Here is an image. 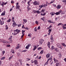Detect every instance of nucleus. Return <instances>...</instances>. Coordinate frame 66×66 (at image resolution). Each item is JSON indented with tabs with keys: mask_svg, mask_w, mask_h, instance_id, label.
<instances>
[{
	"mask_svg": "<svg viewBox=\"0 0 66 66\" xmlns=\"http://www.w3.org/2000/svg\"><path fill=\"white\" fill-rule=\"evenodd\" d=\"M26 51H27V50H24L22 51V52H26Z\"/></svg>",
	"mask_w": 66,
	"mask_h": 66,
	"instance_id": "31",
	"label": "nucleus"
},
{
	"mask_svg": "<svg viewBox=\"0 0 66 66\" xmlns=\"http://www.w3.org/2000/svg\"><path fill=\"white\" fill-rule=\"evenodd\" d=\"M37 13V14H40V12L39 11V10H37V11H36V12Z\"/></svg>",
	"mask_w": 66,
	"mask_h": 66,
	"instance_id": "26",
	"label": "nucleus"
},
{
	"mask_svg": "<svg viewBox=\"0 0 66 66\" xmlns=\"http://www.w3.org/2000/svg\"><path fill=\"white\" fill-rule=\"evenodd\" d=\"M23 21L25 22V23H26L27 22V20L26 19H23Z\"/></svg>",
	"mask_w": 66,
	"mask_h": 66,
	"instance_id": "23",
	"label": "nucleus"
},
{
	"mask_svg": "<svg viewBox=\"0 0 66 66\" xmlns=\"http://www.w3.org/2000/svg\"><path fill=\"white\" fill-rule=\"evenodd\" d=\"M7 3V2L4 3V2H2L1 4V5H2V6H4V5H6Z\"/></svg>",
	"mask_w": 66,
	"mask_h": 66,
	"instance_id": "4",
	"label": "nucleus"
},
{
	"mask_svg": "<svg viewBox=\"0 0 66 66\" xmlns=\"http://www.w3.org/2000/svg\"><path fill=\"white\" fill-rule=\"evenodd\" d=\"M11 52H12V53H15V52L14 51V50H12L11 51Z\"/></svg>",
	"mask_w": 66,
	"mask_h": 66,
	"instance_id": "51",
	"label": "nucleus"
},
{
	"mask_svg": "<svg viewBox=\"0 0 66 66\" xmlns=\"http://www.w3.org/2000/svg\"><path fill=\"white\" fill-rule=\"evenodd\" d=\"M61 24H62V23H60L59 24H58L57 26H60V25H61Z\"/></svg>",
	"mask_w": 66,
	"mask_h": 66,
	"instance_id": "55",
	"label": "nucleus"
},
{
	"mask_svg": "<svg viewBox=\"0 0 66 66\" xmlns=\"http://www.w3.org/2000/svg\"><path fill=\"white\" fill-rule=\"evenodd\" d=\"M52 26H50L49 27H48V28H49V29L51 28H52Z\"/></svg>",
	"mask_w": 66,
	"mask_h": 66,
	"instance_id": "61",
	"label": "nucleus"
},
{
	"mask_svg": "<svg viewBox=\"0 0 66 66\" xmlns=\"http://www.w3.org/2000/svg\"><path fill=\"white\" fill-rule=\"evenodd\" d=\"M61 7V6L60 5H58L56 7V9H60V8Z\"/></svg>",
	"mask_w": 66,
	"mask_h": 66,
	"instance_id": "9",
	"label": "nucleus"
},
{
	"mask_svg": "<svg viewBox=\"0 0 66 66\" xmlns=\"http://www.w3.org/2000/svg\"><path fill=\"white\" fill-rule=\"evenodd\" d=\"M51 49H54V47L53 46H52Z\"/></svg>",
	"mask_w": 66,
	"mask_h": 66,
	"instance_id": "33",
	"label": "nucleus"
},
{
	"mask_svg": "<svg viewBox=\"0 0 66 66\" xmlns=\"http://www.w3.org/2000/svg\"><path fill=\"white\" fill-rule=\"evenodd\" d=\"M31 46V44H28L27 46L26 47V49H28L29 48V47H30V46Z\"/></svg>",
	"mask_w": 66,
	"mask_h": 66,
	"instance_id": "7",
	"label": "nucleus"
},
{
	"mask_svg": "<svg viewBox=\"0 0 66 66\" xmlns=\"http://www.w3.org/2000/svg\"><path fill=\"white\" fill-rule=\"evenodd\" d=\"M34 62L35 65H37L38 64V61L37 60H35L34 61Z\"/></svg>",
	"mask_w": 66,
	"mask_h": 66,
	"instance_id": "8",
	"label": "nucleus"
},
{
	"mask_svg": "<svg viewBox=\"0 0 66 66\" xmlns=\"http://www.w3.org/2000/svg\"><path fill=\"white\" fill-rule=\"evenodd\" d=\"M1 19L2 20H5L6 19V18H2Z\"/></svg>",
	"mask_w": 66,
	"mask_h": 66,
	"instance_id": "57",
	"label": "nucleus"
},
{
	"mask_svg": "<svg viewBox=\"0 0 66 66\" xmlns=\"http://www.w3.org/2000/svg\"><path fill=\"white\" fill-rule=\"evenodd\" d=\"M11 3L12 4H14V2L13 1V0H12L11 1Z\"/></svg>",
	"mask_w": 66,
	"mask_h": 66,
	"instance_id": "36",
	"label": "nucleus"
},
{
	"mask_svg": "<svg viewBox=\"0 0 66 66\" xmlns=\"http://www.w3.org/2000/svg\"><path fill=\"white\" fill-rule=\"evenodd\" d=\"M13 37V36H11L10 37V38L9 39H11L12 38V37Z\"/></svg>",
	"mask_w": 66,
	"mask_h": 66,
	"instance_id": "45",
	"label": "nucleus"
},
{
	"mask_svg": "<svg viewBox=\"0 0 66 66\" xmlns=\"http://www.w3.org/2000/svg\"><path fill=\"white\" fill-rule=\"evenodd\" d=\"M53 60H54L55 63H56V62H57V61H58V60H57L55 58H54L53 59Z\"/></svg>",
	"mask_w": 66,
	"mask_h": 66,
	"instance_id": "22",
	"label": "nucleus"
},
{
	"mask_svg": "<svg viewBox=\"0 0 66 66\" xmlns=\"http://www.w3.org/2000/svg\"><path fill=\"white\" fill-rule=\"evenodd\" d=\"M21 26V24H19L18 25V27H20V26Z\"/></svg>",
	"mask_w": 66,
	"mask_h": 66,
	"instance_id": "46",
	"label": "nucleus"
},
{
	"mask_svg": "<svg viewBox=\"0 0 66 66\" xmlns=\"http://www.w3.org/2000/svg\"><path fill=\"white\" fill-rule=\"evenodd\" d=\"M10 43H13V40H12V39H11V41Z\"/></svg>",
	"mask_w": 66,
	"mask_h": 66,
	"instance_id": "64",
	"label": "nucleus"
},
{
	"mask_svg": "<svg viewBox=\"0 0 66 66\" xmlns=\"http://www.w3.org/2000/svg\"><path fill=\"white\" fill-rule=\"evenodd\" d=\"M5 11H4L3 12H2L1 14V16H4L5 15Z\"/></svg>",
	"mask_w": 66,
	"mask_h": 66,
	"instance_id": "13",
	"label": "nucleus"
},
{
	"mask_svg": "<svg viewBox=\"0 0 66 66\" xmlns=\"http://www.w3.org/2000/svg\"><path fill=\"white\" fill-rule=\"evenodd\" d=\"M51 40H53V38L51 37Z\"/></svg>",
	"mask_w": 66,
	"mask_h": 66,
	"instance_id": "62",
	"label": "nucleus"
},
{
	"mask_svg": "<svg viewBox=\"0 0 66 66\" xmlns=\"http://www.w3.org/2000/svg\"><path fill=\"white\" fill-rule=\"evenodd\" d=\"M31 63H34V61H33V60H31Z\"/></svg>",
	"mask_w": 66,
	"mask_h": 66,
	"instance_id": "58",
	"label": "nucleus"
},
{
	"mask_svg": "<svg viewBox=\"0 0 66 66\" xmlns=\"http://www.w3.org/2000/svg\"><path fill=\"white\" fill-rule=\"evenodd\" d=\"M61 55H61V54H60L59 55V56L60 57H61Z\"/></svg>",
	"mask_w": 66,
	"mask_h": 66,
	"instance_id": "60",
	"label": "nucleus"
},
{
	"mask_svg": "<svg viewBox=\"0 0 66 66\" xmlns=\"http://www.w3.org/2000/svg\"><path fill=\"white\" fill-rule=\"evenodd\" d=\"M61 45L63 46H64L65 47V44H64V43H61Z\"/></svg>",
	"mask_w": 66,
	"mask_h": 66,
	"instance_id": "34",
	"label": "nucleus"
},
{
	"mask_svg": "<svg viewBox=\"0 0 66 66\" xmlns=\"http://www.w3.org/2000/svg\"><path fill=\"white\" fill-rule=\"evenodd\" d=\"M49 4H49V3H48V2H46V6H47L48 5H49Z\"/></svg>",
	"mask_w": 66,
	"mask_h": 66,
	"instance_id": "47",
	"label": "nucleus"
},
{
	"mask_svg": "<svg viewBox=\"0 0 66 66\" xmlns=\"http://www.w3.org/2000/svg\"><path fill=\"white\" fill-rule=\"evenodd\" d=\"M40 26H39L38 27L37 29L38 30H39V29H40Z\"/></svg>",
	"mask_w": 66,
	"mask_h": 66,
	"instance_id": "56",
	"label": "nucleus"
},
{
	"mask_svg": "<svg viewBox=\"0 0 66 66\" xmlns=\"http://www.w3.org/2000/svg\"><path fill=\"white\" fill-rule=\"evenodd\" d=\"M52 30H51V29H49V30H48V32L49 33H51V32Z\"/></svg>",
	"mask_w": 66,
	"mask_h": 66,
	"instance_id": "48",
	"label": "nucleus"
},
{
	"mask_svg": "<svg viewBox=\"0 0 66 66\" xmlns=\"http://www.w3.org/2000/svg\"><path fill=\"white\" fill-rule=\"evenodd\" d=\"M37 48H38V46L37 45H35L34 46V48L33 49V51H34V50H36V49Z\"/></svg>",
	"mask_w": 66,
	"mask_h": 66,
	"instance_id": "10",
	"label": "nucleus"
},
{
	"mask_svg": "<svg viewBox=\"0 0 66 66\" xmlns=\"http://www.w3.org/2000/svg\"><path fill=\"white\" fill-rule=\"evenodd\" d=\"M50 54L49 53H48L46 55V56L47 58H49L50 57Z\"/></svg>",
	"mask_w": 66,
	"mask_h": 66,
	"instance_id": "18",
	"label": "nucleus"
},
{
	"mask_svg": "<svg viewBox=\"0 0 66 66\" xmlns=\"http://www.w3.org/2000/svg\"><path fill=\"white\" fill-rule=\"evenodd\" d=\"M37 29H36V27H35L34 29L35 31V32H36V31H37Z\"/></svg>",
	"mask_w": 66,
	"mask_h": 66,
	"instance_id": "41",
	"label": "nucleus"
},
{
	"mask_svg": "<svg viewBox=\"0 0 66 66\" xmlns=\"http://www.w3.org/2000/svg\"><path fill=\"white\" fill-rule=\"evenodd\" d=\"M33 3H34V5H39V2H37V1H35Z\"/></svg>",
	"mask_w": 66,
	"mask_h": 66,
	"instance_id": "1",
	"label": "nucleus"
},
{
	"mask_svg": "<svg viewBox=\"0 0 66 66\" xmlns=\"http://www.w3.org/2000/svg\"><path fill=\"white\" fill-rule=\"evenodd\" d=\"M54 2V0H52V1L49 3V4H50L51 3H53Z\"/></svg>",
	"mask_w": 66,
	"mask_h": 66,
	"instance_id": "21",
	"label": "nucleus"
},
{
	"mask_svg": "<svg viewBox=\"0 0 66 66\" xmlns=\"http://www.w3.org/2000/svg\"><path fill=\"white\" fill-rule=\"evenodd\" d=\"M33 13H34H34H36V11L34 10L33 11Z\"/></svg>",
	"mask_w": 66,
	"mask_h": 66,
	"instance_id": "38",
	"label": "nucleus"
},
{
	"mask_svg": "<svg viewBox=\"0 0 66 66\" xmlns=\"http://www.w3.org/2000/svg\"><path fill=\"white\" fill-rule=\"evenodd\" d=\"M5 59V57H4L1 58V60H4Z\"/></svg>",
	"mask_w": 66,
	"mask_h": 66,
	"instance_id": "27",
	"label": "nucleus"
},
{
	"mask_svg": "<svg viewBox=\"0 0 66 66\" xmlns=\"http://www.w3.org/2000/svg\"><path fill=\"white\" fill-rule=\"evenodd\" d=\"M42 49V47H38V50H40V49Z\"/></svg>",
	"mask_w": 66,
	"mask_h": 66,
	"instance_id": "52",
	"label": "nucleus"
},
{
	"mask_svg": "<svg viewBox=\"0 0 66 66\" xmlns=\"http://www.w3.org/2000/svg\"><path fill=\"white\" fill-rule=\"evenodd\" d=\"M17 24L15 23H13L12 26L13 27H16V26H17Z\"/></svg>",
	"mask_w": 66,
	"mask_h": 66,
	"instance_id": "17",
	"label": "nucleus"
},
{
	"mask_svg": "<svg viewBox=\"0 0 66 66\" xmlns=\"http://www.w3.org/2000/svg\"><path fill=\"white\" fill-rule=\"evenodd\" d=\"M3 43H4V44H7L8 43V42L7 41L4 40L3 39Z\"/></svg>",
	"mask_w": 66,
	"mask_h": 66,
	"instance_id": "15",
	"label": "nucleus"
},
{
	"mask_svg": "<svg viewBox=\"0 0 66 66\" xmlns=\"http://www.w3.org/2000/svg\"><path fill=\"white\" fill-rule=\"evenodd\" d=\"M55 12H52L50 13V14L52 15H54V14H55Z\"/></svg>",
	"mask_w": 66,
	"mask_h": 66,
	"instance_id": "20",
	"label": "nucleus"
},
{
	"mask_svg": "<svg viewBox=\"0 0 66 66\" xmlns=\"http://www.w3.org/2000/svg\"><path fill=\"white\" fill-rule=\"evenodd\" d=\"M35 23L36 24L38 25V21H35Z\"/></svg>",
	"mask_w": 66,
	"mask_h": 66,
	"instance_id": "32",
	"label": "nucleus"
},
{
	"mask_svg": "<svg viewBox=\"0 0 66 66\" xmlns=\"http://www.w3.org/2000/svg\"><path fill=\"white\" fill-rule=\"evenodd\" d=\"M27 9H28V11L30 10H31V8L29 7H27Z\"/></svg>",
	"mask_w": 66,
	"mask_h": 66,
	"instance_id": "40",
	"label": "nucleus"
},
{
	"mask_svg": "<svg viewBox=\"0 0 66 66\" xmlns=\"http://www.w3.org/2000/svg\"><path fill=\"white\" fill-rule=\"evenodd\" d=\"M14 19H15V18L14 17V16H12V20H14Z\"/></svg>",
	"mask_w": 66,
	"mask_h": 66,
	"instance_id": "59",
	"label": "nucleus"
},
{
	"mask_svg": "<svg viewBox=\"0 0 66 66\" xmlns=\"http://www.w3.org/2000/svg\"><path fill=\"white\" fill-rule=\"evenodd\" d=\"M43 42L44 40H43V39H41L39 42V43L40 45H42V44L43 43Z\"/></svg>",
	"mask_w": 66,
	"mask_h": 66,
	"instance_id": "5",
	"label": "nucleus"
},
{
	"mask_svg": "<svg viewBox=\"0 0 66 66\" xmlns=\"http://www.w3.org/2000/svg\"><path fill=\"white\" fill-rule=\"evenodd\" d=\"M62 12V10H61L58 12H56L55 13V15H60V13H61Z\"/></svg>",
	"mask_w": 66,
	"mask_h": 66,
	"instance_id": "3",
	"label": "nucleus"
},
{
	"mask_svg": "<svg viewBox=\"0 0 66 66\" xmlns=\"http://www.w3.org/2000/svg\"><path fill=\"white\" fill-rule=\"evenodd\" d=\"M11 21V19H9L7 21V22H10Z\"/></svg>",
	"mask_w": 66,
	"mask_h": 66,
	"instance_id": "28",
	"label": "nucleus"
},
{
	"mask_svg": "<svg viewBox=\"0 0 66 66\" xmlns=\"http://www.w3.org/2000/svg\"><path fill=\"white\" fill-rule=\"evenodd\" d=\"M40 19L41 20H42L43 21H45V18L43 17V18H40Z\"/></svg>",
	"mask_w": 66,
	"mask_h": 66,
	"instance_id": "24",
	"label": "nucleus"
},
{
	"mask_svg": "<svg viewBox=\"0 0 66 66\" xmlns=\"http://www.w3.org/2000/svg\"><path fill=\"white\" fill-rule=\"evenodd\" d=\"M15 32H16V34H18L19 33H20V30H18V29H17L15 30H14Z\"/></svg>",
	"mask_w": 66,
	"mask_h": 66,
	"instance_id": "6",
	"label": "nucleus"
},
{
	"mask_svg": "<svg viewBox=\"0 0 66 66\" xmlns=\"http://www.w3.org/2000/svg\"><path fill=\"white\" fill-rule=\"evenodd\" d=\"M61 65V63H58L56 64V66H59Z\"/></svg>",
	"mask_w": 66,
	"mask_h": 66,
	"instance_id": "12",
	"label": "nucleus"
},
{
	"mask_svg": "<svg viewBox=\"0 0 66 66\" xmlns=\"http://www.w3.org/2000/svg\"><path fill=\"white\" fill-rule=\"evenodd\" d=\"M20 6L19 5V3H17L16 4V9H19Z\"/></svg>",
	"mask_w": 66,
	"mask_h": 66,
	"instance_id": "2",
	"label": "nucleus"
},
{
	"mask_svg": "<svg viewBox=\"0 0 66 66\" xmlns=\"http://www.w3.org/2000/svg\"><path fill=\"white\" fill-rule=\"evenodd\" d=\"M18 56H19L20 55V54L19 53H17V54Z\"/></svg>",
	"mask_w": 66,
	"mask_h": 66,
	"instance_id": "49",
	"label": "nucleus"
},
{
	"mask_svg": "<svg viewBox=\"0 0 66 66\" xmlns=\"http://www.w3.org/2000/svg\"><path fill=\"white\" fill-rule=\"evenodd\" d=\"M51 62V65H52V64H53V61H52L51 60L50 61V62Z\"/></svg>",
	"mask_w": 66,
	"mask_h": 66,
	"instance_id": "54",
	"label": "nucleus"
},
{
	"mask_svg": "<svg viewBox=\"0 0 66 66\" xmlns=\"http://www.w3.org/2000/svg\"><path fill=\"white\" fill-rule=\"evenodd\" d=\"M47 45L48 46V47L49 48V49H50V42H48Z\"/></svg>",
	"mask_w": 66,
	"mask_h": 66,
	"instance_id": "16",
	"label": "nucleus"
},
{
	"mask_svg": "<svg viewBox=\"0 0 66 66\" xmlns=\"http://www.w3.org/2000/svg\"><path fill=\"white\" fill-rule=\"evenodd\" d=\"M62 28L63 29H66V27L64 26H62Z\"/></svg>",
	"mask_w": 66,
	"mask_h": 66,
	"instance_id": "35",
	"label": "nucleus"
},
{
	"mask_svg": "<svg viewBox=\"0 0 66 66\" xmlns=\"http://www.w3.org/2000/svg\"><path fill=\"white\" fill-rule=\"evenodd\" d=\"M3 39H0V42H3Z\"/></svg>",
	"mask_w": 66,
	"mask_h": 66,
	"instance_id": "53",
	"label": "nucleus"
},
{
	"mask_svg": "<svg viewBox=\"0 0 66 66\" xmlns=\"http://www.w3.org/2000/svg\"><path fill=\"white\" fill-rule=\"evenodd\" d=\"M53 6H54V7H56V5L53 4Z\"/></svg>",
	"mask_w": 66,
	"mask_h": 66,
	"instance_id": "50",
	"label": "nucleus"
},
{
	"mask_svg": "<svg viewBox=\"0 0 66 66\" xmlns=\"http://www.w3.org/2000/svg\"><path fill=\"white\" fill-rule=\"evenodd\" d=\"M12 10H13V9L11 8L10 9V12H11V11H12Z\"/></svg>",
	"mask_w": 66,
	"mask_h": 66,
	"instance_id": "63",
	"label": "nucleus"
},
{
	"mask_svg": "<svg viewBox=\"0 0 66 66\" xmlns=\"http://www.w3.org/2000/svg\"><path fill=\"white\" fill-rule=\"evenodd\" d=\"M5 51H3L2 52V53L3 54H4L5 53Z\"/></svg>",
	"mask_w": 66,
	"mask_h": 66,
	"instance_id": "42",
	"label": "nucleus"
},
{
	"mask_svg": "<svg viewBox=\"0 0 66 66\" xmlns=\"http://www.w3.org/2000/svg\"><path fill=\"white\" fill-rule=\"evenodd\" d=\"M55 51H56L57 52H58L59 51H58V49L57 48H56L55 50Z\"/></svg>",
	"mask_w": 66,
	"mask_h": 66,
	"instance_id": "37",
	"label": "nucleus"
},
{
	"mask_svg": "<svg viewBox=\"0 0 66 66\" xmlns=\"http://www.w3.org/2000/svg\"><path fill=\"white\" fill-rule=\"evenodd\" d=\"M44 52V51L43 50H42L40 52V53L41 54H42V53H43V52Z\"/></svg>",
	"mask_w": 66,
	"mask_h": 66,
	"instance_id": "39",
	"label": "nucleus"
},
{
	"mask_svg": "<svg viewBox=\"0 0 66 66\" xmlns=\"http://www.w3.org/2000/svg\"><path fill=\"white\" fill-rule=\"evenodd\" d=\"M12 57H13L12 56H10L9 58V61H10V60H11V59H12Z\"/></svg>",
	"mask_w": 66,
	"mask_h": 66,
	"instance_id": "29",
	"label": "nucleus"
},
{
	"mask_svg": "<svg viewBox=\"0 0 66 66\" xmlns=\"http://www.w3.org/2000/svg\"><path fill=\"white\" fill-rule=\"evenodd\" d=\"M61 44H60L59 43H58L57 44V46L59 48H61V49H62V48L61 47Z\"/></svg>",
	"mask_w": 66,
	"mask_h": 66,
	"instance_id": "14",
	"label": "nucleus"
},
{
	"mask_svg": "<svg viewBox=\"0 0 66 66\" xmlns=\"http://www.w3.org/2000/svg\"><path fill=\"white\" fill-rule=\"evenodd\" d=\"M4 20H3L0 23L1 25H2L4 24Z\"/></svg>",
	"mask_w": 66,
	"mask_h": 66,
	"instance_id": "19",
	"label": "nucleus"
},
{
	"mask_svg": "<svg viewBox=\"0 0 66 66\" xmlns=\"http://www.w3.org/2000/svg\"><path fill=\"white\" fill-rule=\"evenodd\" d=\"M39 7L40 8H42L43 7V5H39Z\"/></svg>",
	"mask_w": 66,
	"mask_h": 66,
	"instance_id": "30",
	"label": "nucleus"
},
{
	"mask_svg": "<svg viewBox=\"0 0 66 66\" xmlns=\"http://www.w3.org/2000/svg\"><path fill=\"white\" fill-rule=\"evenodd\" d=\"M48 61H47V62L45 63V64H44V66H45V65H48Z\"/></svg>",
	"mask_w": 66,
	"mask_h": 66,
	"instance_id": "25",
	"label": "nucleus"
},
{
	"mask_svg": "<svg viewBox=\"0 0 66 66\" xmlns=\"http://www.w3.org/2000/svg\"><path fill=\"white\" fill-rule=\"evenodd\" d=\"M50 60H51V58H49L48 59V60L47 61H48V62L49 61H50Z\"/></svg>",
	"mask_w": 66,
	"mask_h": 66,
	"instance_id": "44",
	"label": "nucleus"
},
{
	"mask_svg": "<svg viewBox=\"0 0 66 66\" xmlns=\"http://www.w3.org/2000/svg\"><path fill=\"white\" fill-rule=\"evenodd\" d=\"M44 11H45V10L44 9H42L41 11V12H43V13H44Z\"/></svg>",
	"mask_w": 66,
	"mask_h": 66,
	"instance_id": "43",
	"label": "nucleus"
},
{
	"mask_svg": "<svg viewBox=\"0 0 66 66\" xmlns=\"http://www.w3.org/2000/svg\"><path fill=\"white\" fill-rule=\"evenodd\" d=\"M20 45L19 44H18L16 47L15 48V49L16 50H17V49H18V48H19V47H20V46H19Z\"/></svg>",
	"mask_w": 66,
	"mask_h": 66,
	"instance_id": "11",
	"label": "nucleus"
}]
</instances>
